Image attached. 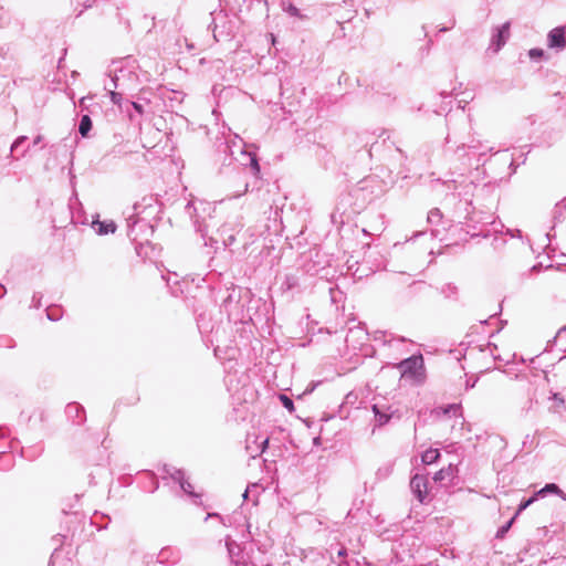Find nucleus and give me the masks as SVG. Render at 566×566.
I'll return each mask as SVG.
<instances>
[{
  "label": "nucleus",
  "instance_id": "1",
  "mask_svg": "<svg viewBox=\"0 0 566 566\" xmlns=\"http://www.w3.org/2000/svg\"><path fill=\"white\" fill-rule=\"evenodd\" d=\"M397 368L400 369L402 378L410 379L413 384L420 385L426 380V368L421 354L401 360Z\"/></svg>",
  "mask_w": 566,
  "mask_h": 566
},
{
  "label": "nucleus",
  "instance_id": "2",
  "mask_svg": "<svg viewBox=\"0 0 566 566\" xmlns=\"http://www.w3.org/2000/svg\"><path fill=\"white\" fill-rule=\"evenodd\" d=\"M410 489L420 503L428 497V479L421 474H415L410 481Z\"/></svg>",
  "mask_w": 566,
  "mask_h": 566
},
{
  "label": "nucleus",
  "instance_id": "3",
  "mask_svg": "<svg viewBox=\"0 0 566 566\" xmlns=\"http://www.w3.org/2000/svg\"><path fill=\"white\" fill-rule=\"evenodd\" d=\"M510 34V22H505L500 28L495 29V32L491 39V48L496 53L501 50V48L505 44L506 39Z\"/></svg>",
  "mask_w": 566,
  "mask_h": 566
},
{
  "label": "nucleus",
  "instance_id": "4",
  "mask_svg": "<svg viewBox=\"0 0 566 566\" xmlns=\"http://www.w3.org/2000/svg\"><path fill=\"white\" fill-rule=\"evenodd\" d=\"M547 43L551 49L562 51L566 46L565 28L553 29L548 33Z\"/></svg>",
  "mask_w": 566,
  "mask_h": 566
},
{
  "label": "nucleus",
  "instance_id": "5",
  "mask_svg": "<svg viewBox=\"0 0 566 566\" xmlns=\"http://www.w3.org/2000/svg\"><path fill=\"white\" fill-rule=\"evenodd\" d=\"M241 155H242V157L244 159V161L242 164L245 165V166L249 165L251 170H252V174L255 177H259L260 172H261V169H260V165H259L256 155L252 154V153H249V151H245V150H242Z\"/></svg>",
  "mask_w": 566,
  "mask_h": 566
},
{
  "label": "nucleus",
  "instance_id": "6",
  "mask_svg": "<svg viewBox=\"0 0 566 566\" xmlns=\"http://www.w3.org/2000/svg\"><path fill=\"white\" fill-rule=\"evenodd\" d=\"M93 226L99 235L114 233L116 230V224L113 221H96Z\"/></svg>",
  "mask_w": 566,
  "mask_h": 566
},
{
  "label": "nucleus",
  "instance_id": "7",
  "mask_svg": "<svg viewBox=\"0 0 566 566\" xmlns=\"http://www.w3.org/2000/svg\"><path fill=\"white\" fill-rule=\"evenodd\" d=\"M547 493H553L562 497L564 501H566V494L556 485L555 483H548L544 488H542L539 491L536 492L537 497L544 496Z\"/></svg>",
  "mask_w": 566,
  "mask_h": 566
},
{
  "label": "nucleus",
  "instance_id": "8",
  "mask_svg": "<svg viewBox=\"0 0 566 566\" xmlns=\"http://www.w3.org/2000/svg\"><path fill=\"white\" fill-rule=\"evenodd\" d=\"M92 128V119L88 115H83L81 117L80 124H78V133L83 137H87L90 130Z\"/></svg>",
  "mask_w": 566,
  "mask_h": 566
},
{
  "label": "nucleus",
  "instance_id": "9",
  "mask_svg": "<svg viewBox=\"0 0 566 566\" xmlns=\"http://www.w3.org/2000/svg\"><path fill=\"white\" fill-rule=\"evenodd\" d=\"M440 457V452L438 449H429L423 452L421 455V460L426 464L434 463Z\"/></svg>",
  "mask_w": 566,
  "mask_h": 566
},
{
  "label": "nucleus",
  "instance_id": "10",
  "mask_svg": "<svg viewBox=\"0 0 566 566\" xmlns=\"http://www.w3.org/2000/svg\"><path fill=\"white\" fill-rule=\"evenodd\" d=\"M441 411L443 412V415L452 413L455 417L463 418L461 406L458 403L449 405L446 408H441Z\"/></svg>",
  "mask_w": 566,
  "mask_h": 566
},
{
  "label": "nucleus",
  "instance_id": "11",
  "mask_svg": "<svg viewBox=\"0 0 566 566\" xmlns=\"http://www.w3.org/2000/svg\"><path fill=\"white\" fill-rule=\"evenodd\" d=\"M452 473H453V468L450 464L448 468H443V469L439 470L438 472H436L433 475V480L436 482H442L446 478L452 475Z\"/></svg>",
  "mask_w": 566,
  "mask_h": 566
},
{
  "label": "nucleus",
  "instance_id": "12",
  "mask_svg": "<svg viewBox=\"0 0 566 566\" xmlns=\"http://www.w3.org/2000/svg\"><path fill=\"white\" fill-rule=\"evenodd\" d=\"M282 8L283 10L289 13L290 15L292 17H297V18H302L301 13H300V10L292 3H285L283 2L282 3Z\"/></svg>",
  "mask_w": 566,
  "mask_h": 566
},
{
  "label": "nucleus",
  "instance_id": "13",
  "mask_svg": "<svg viewBox=\"0 0 566 566\" xmlns=\"http://www.w3.org/2000/svg\"><path fill=\"white\" fill-rule=\"evenodd\" d=\"M373 410L379 424H385L389 421V416L379 411L377 405H374Z\"/></svg>",
  "mask_w": 566,
  "mask_h": 566
},
{
  "label": "nucleus",
  "instance_id": "14",
  "mask_svg": "<svg viewBox=\"0 0 566 566\" xmlns=\"http://www.w3.org/2000/svg\"><path fill=\"white\" fill-rule=\"evenodd\" d=\"M536 500H537V495H536V493H535V494H534L533 496H531L528 500L523 501V502L518 505V509H517V511H516V513H515V515H514V516L516 517V516H517L518 514H521V513H522L526 507H528L531 504H533Z\"/></svg>",
  "mask_w": 566,
  "mask_h": 566
},
{
  "label": "nucleus",
  "instance_id": "15",
  "mask_svg": "<svg viewBox=\"0 0 566 566\" xmlns=\"http://www.w3.org/2000/svg\"><path fill=\"white\" fill-rule=\"evenodd\" d=\"M180 488H181V490H182L185 493H187V494H189V495H191V496H195V497H198V496H199L198 494H196V493L193 492V488H192L191 483H190L188 480L182 481V483L180 484Z\"/></svg>",
  "mask_w": 566,
  "mask_h": 566
},
{
  "label": "nucleus",
  "instance_id": "16",
  "mask_svg": "<svg viewBox=\"0 0 566 566\" xmlns=\"http://www.w3.org/2000/svg\"><path fill=\"white\" fill-rule=\"evenodd\" d=\"M515 520V516H513L505 525H503L502 527H500L496 532V537L497 538H502L504 537L505 533L510 530V527L512 526L513 522Z\"/></svg>",
  "mask_w": 566,
  "mask_h": 566
},
{
  "label": "nucleus",
  "instance_id": "17",
  "mask_svg": "<svg viewBox=\"0 0 566 566\" xmlns=\"http://www.w3.org/2000/svg\"><path fill=\"white\" fill-rule=\"evenodd\" d=\"M440 218H441V213H440L439 209H432L428 213V222H430V223H438Z\"/></svg>",
  "mask_w": 566,
  "mask_h": 566
},
{
  "label": "nucleus",
  "instance_id": "18",
  "mask_svg": "<svg viewBox=\"0 0 566 566\" xmlns=\"http://www.w3.org/2000/svg\"><path fill=\"white\" fill-rule=\"evenodd\" d=\"M280 400H281L282 405L284 406V408H286L289 411L294 410L293 400L291 398H289L286 395H280Z\"/></svg>",
  "mask_w": 566,
  "mask_h": 566
},
{
  "label": "nucleus",
  "instance_id": "19",
  "mask_svg": "<svg viewBox=\"0 0 566 566\" xmlns=\"http://www.w3.org/2000/svg\"><path fill=\"white\" fill-rule=\"evenodd\" d=\"M60 310L59 307H49L46 310V315L50 321H57L60 318Z\"/></svg>",
  "mask_w": 566,
  "mask_h": 566
},
{
  "label": "nucleus",
  "instance_id": "20",
  "mask_svg": "<svg viewBox=\"0 0 566 566\" xmlns=\"http://www.w3.org/2000/svg\"><path fill=\"white\" fill-rule=\"evenodd\" d=\"M528 56L532 60H537L544 56V51L542 49H531L528 51Z\"/></svg>",
  "mask_w": 566,
  "mask_h": 566
},
{
  "label": "nucleus",
  "instance_id": "21",
  "mask_svg": "<svg viewBox=\"0 0 566 566\" xmlns=\"http://www.w3.org/2000/svg\"><path fill=\"white\" fill-rule=\"evenodd\" d=\"M171 478H172L176 482H178L179 484H181V483H182V481H186V479H185V473H184V471H181V470H175V472H174V473H171Z\"/></svg>",
  "mask_w": 566,
  "mask_h": 566
},
{
  "label": "nucleus",
  "instance_id": "22",
  "mask_svg": "<svg viewBox=\"0 0 566 566\" xmlns=\"http://www.w3.org/2000/svg\"><path fill=\"white\" fill-rule=\"evenodd\" d=\"M268 446H269V439L266 438L261 442V446L258 447V452L255 454H252V458H255L256 455L263 453L266 450Z\"/></svg>",
  "mask_w": 566,
  "mask_h": 566
},
{
  "label": "nucleus",
  "instance_id": "23",
  "mask_svg": "<svg viewBox=\"0 0 566 566\" xmlns=\"http://www.w3.org/2000/svg\"><path fill=\"white\" fill-rule=\"evenodd\" d=\"M109 95H111V101L114 104H119V102L122 99V93L111 91Z\"/></svg>",
  "mask_w": 566,
  "mask_h": 566
},
{
  "label": "nucleus",
  "instance_id": "24",
  "mask_svg": "<svg viewBox=\"0 0 566 566\" xmlns=\"http://www.w3.org/2000/svg\"><path fill=\"white\" fill-rule=\"evenodd\" d=\"M120 81H122V77L119 75H115L112 78V82H113L115 88H124V83H122Z\"/></svg>",
  "mask_w": 566,
  "mask_h": 566
},
{
  "label": "nucleus",
  "instance_id": "25",
  "mask_svg": "<svg viewBox=\"0 0 566 566\" xmlns=\"http://www.w3.org/2000/svg\"><path fill=\"white\" fill-rule=\"evenodd\" d=\"M552 399L556 402L557 407L564 405V398L559 394H553Z\"/></svg>",
  "mask_w": 566,
  "mask_h": 566
},
{
  "label": "nucleus",
  "instance_id": "26",
  "mask_svg": "<svg viewBox=\"0 0 566 566\" xmlns=\"http://www.w3.org/2000/svg\"><path fill=\"white\" fill-rule=\"evenodd\" d=\"M25 139H27V137H25V136H20V137H18V138L14 140V143L12 144V146H11V151H13L14 149H17V148L20 146V144H21L22 142H24Z\"/></svg>",
  "mask_w": 566,
  "mask_h": 566
},
{
  "label": "nucleus",
  "instance_id": "27",
  "mask_svg": "<svg viewBox=\"0 0 566 566\" xmlns=\"http://www.w3.org/2000/svg\"><path fill=\"white\" fill-rule=\"evenodd\" d=\"M227 548H228L229 555H230V556H233V554H234V548H238V546L235 545V543H234V542L227 541Z\"/></svg>",
  "mask_w": 566,
  "mask_h": 566
},
{
  "label": "nucleus",
  "instance_id": "28",
  "mask_svg": "<svg viewBox=\"0 0 566 566\" xmlns=\"http://www.w3.org/2000/svg\"><path fill=\"white\" fill-rule=\"evenodd\" d=\"M249 189V184L248 182H244L243 184V187L240 191H238L235 195H233L234 198H238L240 196H242L243 193H245Z\"/></svg>",
  "mask_w": 566,
  "mask_h": 566
},
{
  "label": "nucleus",
  "instance_id": "29",
  "mask_svg": "<svg viewBox=\"0 0 566 566\" xmlns=\"http://www.w3.org/2000/svg\"><path fill=\"white\" fill-rule=\"evenodd\" d=\"M72 410H75L76 415L78 413L80 406L77 403H70L67 406V412L71 415Z\"/></svg>",
  "mask_w": 566,
  "mask_h": 566
},
{
  "label": "nucleus",
  "instance_id": "30",
  "mask_svg": "<svg viewBox=\"0 0 566 566\" xmlns=\"http://www.w3.org/2000/svg\"><path fill=\"white\" fill-rule=\"evenodd\" d=\"M137 223V219H135V214H132L127 218L128 228H133Z\"/></svg>",
  "mask_w": 566,
  "mask_h": 566
},
{
  "label": "nucleus",
  "instance_id": "31",
  "mask_svg": "<svg viewBox=\"0 0 566 566\" xmlns=\"http://www.w3.org/2000/svg\"><path fill=\"white\" fill-rule=\"evenodd\" d=\"M132 105L136 112H138L139 114H143V106L140 104L133 102Z\"/></svg>",
  "mask_w": 566,
  "mask_h": 566
},
{
  "label": "nucleus",
  "instance_id": "32",
  "mask_svg": "<svg viewBox=\"0 0 566 566\" xmlns=\"http://www.w3.org/2000/svg\"><path fill=\"white\" fill-rule=\"evenodd\" d=\"M41 140H42V136H40V135H39V136H36V137L33 139V146H35V145H38V144H40V143H41Z\"/></svg>",
  "mask_w": 566,
  "mask_h": 566
},
{
  "label": "nucleus",
  "instance_id": "33",
  "mask_svg": "<svg viewBox=\"0 0 566 566\" xmlns=\"http://www.w3.org/2000/svg\"><path fill=\"white\" fill-rule=\"evenodd\" d=\"M234 241V237L230 235L228 241H224V244H231Z\"/></svg>",
  "mask_w": 566,
  "mask_h": 566
},
{
  "label": "nucleus",
  "instance_id": "34",
  "mask_svg": "<svg viewBox=\"0 0 566 566\" xmlns=\"http://www.w3.org/2000/svg\"><path fill=\"white\" fill-rule=\"evenodd\" d=\"M55 562H56V558H55V556L53 555V556H52V559H51V564H50V565H51V566H55Z\"/></svg>",
  "mask_w": 566,
  "mask_h": 566
},
{
  "label": "nucleus",
  "instance_id": "35",
  "mask_svg": "<svg viewBox=\"0 0 566 566\" xmlns=\"http://www.w3.org/2000/svg\"><path fill=\"white\" fill-rule=\"evenodd\" d=\"M248 494H249V492H248V490H245L244 493L242 494L243 500L248 499Z\"/></svg>",
  "mask_w": 566,
  "mask_h": 566
},
{
  "label": "nucleus",
  "instance_id": "36",
  "mask_svg": "<svg viewBox=\"0 0 566 566\" xmlns=\"http://www.w3.org/2000/svg\"><path fill=\"white\" fill-rule=\"evenodd\" d=\"M138 207H139L138 205H135V206H134L135 214H137V213H138Z\"/></svg>",
  "mask_w": 566,
  "mask_h": 566
},
{
  "label": "nucleus",
  "instance_id": "37",
  "mask_svg": "<svg viewBox=\"0 0 566 566\" xmlns=\"http://www.w3.org/2000/svg\"><path fill=\"white\" fill-rule=\"evenodd\" d=\"M3 286L0 285V297L3 295Z\"/></svg>",
  "mask_w": 566,
  "mask_h": 566
},
{
  "label": "nucleus",
  "instance_id": "38",
  "mask_svg": "<svg viewBox=\"0 0 566 566\" xmlns=\"http://www.w3.org/2000/svg\"><path fill=\"white\" fill-rule=\"evenodd\" d=\"M256 452H258V449L255 450V448H252L251 455L255 454Z\"/></svg>",
  "mask_w": 566,
  "mask_h": 566
},
{
  "label": "nucleus",
  "instance_id": "39",
  "mask_svg": "<svg viewBox=\"0 0 566 566\" xmlns=\"http://www.w3.org/2000/svg\"><path fill=\"white\" fill-rule=\"evenodd\" d=\"M447 30H448L447 28H441L440 32H446Z\"/></svg>",
  "mask_w": 566,
  "mask_h": 566
},
{
  "label": "nucleus",
  "instance_id": "40",
  "mask_svg": "<svg viewBox=\"0 0 566 566\" xmlns=\"http://www.w3.org/2000/svg\"><path fill=\"white\" fill-rule=\"evenodd\" d=\"M96 2H99L101 0H95Z\"/></svg>",
  "mask_w": 566,
  "mask_h": 566
}]
</instances>
